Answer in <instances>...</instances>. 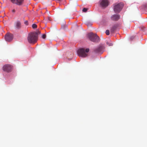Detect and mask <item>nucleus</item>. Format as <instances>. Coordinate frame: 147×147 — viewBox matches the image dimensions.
Here are the masks:
<instances>
[{
    "mask_svg": "<svg viewBox=\"0 0 147 147\" xmlns=\"http://www.w3.org/2000/svg\"><path fill=\"white\" fill-rule=\"evenodd\" d=\"M40 33V32L39 31L29 33L27 37L28 42L30 43H35L37 41L38 34Z\"/></svg>",
    "mask_w": 147,
    "mask_h": 147,
    "instance_id": "obj_1",
    "label": "nucleus"
},
{
    "mask_svg": "<svg viewBox=\"0 0 147 147\" xmlns=\"http://www.w3.org/2000/svg\"><path fill=\"white\" fill-rule=\"evenodd\" d=\"M89 51V49L88 48L86 49V50L82 48L78 50L77 53L79 56L85 57L87 56V54L86 53L88 52Z\"/></svg>",
    "mask_w": 147,
    "mask_h": 147,
    "instance_id": "obj_2",
    "label": "nucleus"
},
{
    "mask_svg": "<svg viewBox=\"0 0 147 147\" xmlns=\"http://www.w3.org/2000/svg\"><path fill=\"white\" fill-rule=\"evenodd\" d=\"M88 37L91 41L94 42H98L100 40L99 37L96 34H93L92 33L88 34Z\"/></svg>",
    "mask_w": 147,
    "mask_h": 147,
    "instance_id": "obj_3",
    "label": "nucleus"
},
{
    "mask_svg": "<svg viewBox=\"0 0 147 147\" xmlns=\"http://www.w3.org/2000/svg\"><path fill=\"white\" fill-rule=\"evenodd\" d=\"M123 5L122 3H115L114 5V10L115 13H119L122 9Z\"/></svg>",
    "mask_w": 147,
    "mask_h": 147,
    "instance_id": "obj_4",
    "label": "nucleus"
},
{
    "mask_svg": "<svg viewBox=\"0 0 147 147\" xmlns=\"http://www.w3.org/2000/svg\"><path fill=\"white\" fill-rule=\"evenodd\" d=\"M2 69L4 71L9 72L11 71L12 67L10 65L5 64L3 66Z\"/></svg>",
    "mask_w": 147,
    "mask_h": 147,
    "instance_id": "obj_5",
    "label": "nucleus"
},
{
    "mask_svg": "<svg viewBox=\"0 0 147 147\" xmlns=\"http://www.w3.org/2000/svg\"><path fill=\"white\" fill-rule=\"evenodd\" d=\"M100 3L101 7L103 8L107 7L109 5V2L108 0H100Z\"/></svg>",
    "mask_w": 147,
    "mask_h": 147,
    "instance_id": "obj_6",
    "label": "nucleus"
},
{
    "mask_svg": "<svg viewBox=\"0 0 147 147\" xmlns=\"http://www.w3.org/2000/svg\"><path fill=\"white\" fill-rule=\"evenodd\" d=\"M13 38V35L11 34L8 33L5 36V40L7 42L11 41Z\"/></svg>",
    "mask_w": 147,
    "mask_h": 147,
    "instance_id": "obj_7",
    "label": "nucleus"
},
{
    "mask_svg": "<svg viewBox=\"0 0 147 147\" xmlns=\"http://www.w3.org/2000/svg\"><path fill=\"white\" fill-rule=\"evenodd\" d=\"M11 1L12 3L20 5L22 4L24 0H11Z\"/></svg>",
    "mask_w": 147,
    "mask_h": 147,
    "instance_id": "obj_8",
    "label": "nucleus"
},
{
    "mask_svg": "<svg viewBox=\"0 0 147 147\" xmlns=\"http://www.w3.org/2000/svg\"><path fill=\"white\" fill-rule=\"evenodd\" d=\"M120 17V16L118 14H114L111 17V19L114 21H117L118 20Z\"/></svg>",
    "mask_w": 147,
    "mask_h": 147,
    "instance_id": "obj_9",
    "label": "nucleus"
},
{
    "mask_svg": "<svg viewBox=\"0 0 147 147\" xmlns=\"http://www.w3.org/2000/svg\"><path fill=\"white\" fill-rule=\"evenodd\" d=\"M15 26L17 29H20L21 28V23L20 21H18L15 22Z\"/></svg>",
    "mask_w": 147,
    "mask_h": 147,
    "instance_id": "obj_10",
    "label": "nucleus"
},
{
    "mask_svg": "<svg viewBox=\"0 0 147 147\" xmlns=\"http://www.w3.org/2000/svg\"><path fill=\"white\" fill-rule=\"evenodd\" d=\"M103 49L104 47L103 46H99L95 50V51L96 53L101 52Z\"/></svg>",
    "mask_w": 147,
    "mask_h": 147,
    "instance_id": "obj_11",
    "label": "nucleus"
},
{
    "mask_svg": "<svg viewBox=\"0 0 147 147\" xmlns=\"http://www.w3.org/2000/svg\"><path fill=\"white\" fill-rule=\"evenodd\" d=\"M118 27V26L117 25L115 24L111 28V32L113 33L114 32L115 30L116 29L117 27Z\"/></svg>",
    "mask_w": 147,
    "mask_h": 147,
    "instance_id": "obj_12",
    "label": "nucleus"
},
{
    "mask_svg": "<svg viewBox=\"0 0 147 147\" xmlns=\"http://www.w3.org/2000/svg\"><path fill=\"white\" fill-rule=\"evenodd\" d=\"M106 43L108 46H112L113 45V44L112 42L111 41L109 42H107Z\"/></svg>",
    "mask_w": 147,
    "mask_h": 147,
    "instance_id": "obj_13",
    "label": "nucleus"
},
{
    "mask_svg": "<svg viewBox=\"0 0 147 147\" xmlns=\"http://www.w3.org/2000/svg\"><path fill=\"white\" fill-rule=\"evenodd\" d=\"M32 26V28L34 29L36 28L37 27V26L35 24H33Z\"/></svg>",
    "mask_w": 147,
    "mask_h": 147,
    "instance_id": "obj_14",
    "label": "nucleus"
},
{
    "mask_svg": "<svg viewBox=\"0 0 147 147\" xmlns=\"http://www.w3.org/2000/svg\"><path fill=\"white\" fill-rule=\"evenodd\" d=\"M88 9V8H83V9L82 10V11L84 12H86L87 11Z\"/></svg>",
    "mask_w": 147,
    "mask_h": 147,
    "instance_id": "obj_15",
    "label": "nucleus"
},
{
    "mask_svg": "<svg viewBox=\"0 0 147 147\" xmlns=\"http://www.w3.org/2000/svg\"><path fill=\"white\" fill-rule=\"evenodd\" d=\"M106 34L107 35H108L109 34V30H107L106 31Z\"/></svg>",
    "mask_w": 147,
    "mask_h": 147,
    "instance_id": "obj_16",
    "label": "nucleus"
},
{
    "mask_svg": "<svg viewBox=\"0 0 147 147\" xmlns=\"http://www.w3.org/2000/svg\"><path fill=\"white\" fill-rule=\"evenodd\" d=\"M46 34H43V35L42 36V38L43 39H45L46 38Z\"/></svg>",
    "mask_w": 147,
    "mask_h": 147,
    "instance_id": "obj_17",
    "label": "nucleus"
},
{
    "mask_svg": "<svg viewBox=\"0 0 147 147\" xmlns=\"http://www.w3.org/2000/svg\"><path fill=\"white\" fill-rule=\"evenodd\" d=\"M24 24L26 25H28V21H26L24 22Z\"/></svg>",
    "mask_w": 147,
    "mask_h": 147,
    "instance_id": "obj_18",
    "label": "nucleus"
},
{
    "mask_svg": "<svg viewBox=\"0 0 147 147\" xmlns=\"http://www.w3.org/2000/svg\"><path fill=\"white\" fill-rule=\"evenodd\" d=\"M15 11H16L15 10V9H13V10H12V13H14L15 12Z\"/></svg>",
    "mask_w": 147,
    "mask_h": 147,
    "instance_id": "obj_19",
    "label": "nucleus"
},
{
    "mask_svg": "<svg viewBox=\"0 0 147 147\" xmlns=\"http://www.w3.org/2000/svg\"><path fill=\"white\" fill-rule=\"evenodd\" d=\"M48 21H51V19H50V17H48Z\"/></svg>",
    "mask_w": 147,
    "mask_h": 147,
    "instance_id": "obj_20",
    "label": "nucleus"
}]
</instances>
